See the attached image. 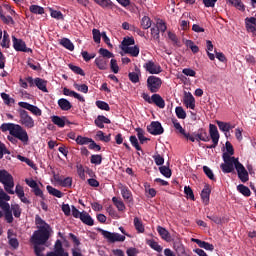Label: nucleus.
Listing matches in <instances>:
<instances>
[{"label": "nucleus", "instance_id": "nucleus-11", "mask_svg": "<svg viewBox=\"0 0 256 256\" xmlns=\"http://www.w3.org/2000/svg\"><path fill=\"white\" fill-rule=\"evenodd\" d=\"M172 123L174 125V128L176 129V131L178 133H180V135H182L184 137V139H186V141H191V143H195V137L191 136L190 133H187L184 129L183 126H181V123H179L177 121V119H172Z\"/></svg>", "mask_w": 256, "mask_h": 256}, {"label": "nucleus", "instance_id": "nucleus-15", "mask_svg": "<svg viewBox=\"0 0 256 256\" xmlns=\"http://www.w3.org/2000/svg\"><path fill=\"white\" fill-rule=\"evenodd\" d=\"M144 69L150 73V75H159L161 71V66L159 64H155L153 61H148L147 63L144 64Z\"/></svg>", "mask_w": 256, "mask_h": 256}, {"label": "nucleus", "instance_id": "nucleus-41", "mask_svg": "<svg viewBox=\"0 0 256 256\" xmlns=\"http://www.w3.org/2000/svg\"><path fill=\"white\" fill-rule=\"evenodd\" d=\"M135 131L137 133V137H138L141 145H143V143H145V141H149V138L145 137V131L142 128H136Z\"/></svg>", "mask_w": 256, "mask_h": 256}, {"label": "nucleus", "instance_id": "nucleus-63", "mask_svg": "<svg viewBox=\"0 0 256 256\" xmlns=\"http://www.w3.org/2000/svg\"><path fill=\"white\" fill-rule=\"evenodd\" d=\"M76 169H77V173H78V176L80 177V179L85 181V168H83V165L77 164Z\"/></svg>", "mask_w": 256, "mask_h": 256}, {"label": "nucleus", "instance_id": "nucleus-43", "mask_svg": "<svg viewBox=\"0 0 256 256\" xmlns=\"http://www.w3.org/2000/svg\"><path fill=\"white\" fill-rule=\"evenodd\" d=\"M11 43V40L9 39V33L7 31L3 32V39L1 42V47L4 49H9V44Z\"/></svg>", "mask_w": 256, "mask_h": 256}, {"label": "nucleus", "instance_id": "nucleus-37", "mask_svg": "<svg viewBox=\"0 0 256 256\" xmlns=\"http://www.w3.org/2000/svg\"><path fill=\"white\" fill-rule=\"evenodd\" d=\"M46 189L50 195H53V197H57L58 199H61V197H63V192L57 190L56 188H53V186L51 185H48Z\"/></svg>", "mask_w": 256, "mask_h": 256}, {"label": "nucleus", "instance_id": "nucleus-14", "mask_svg": "<svg viewBox=\"0 0 256 256\" xmlns=\"http://www.w3.org/2000/svg\"><path fill=\"white\" fill-rule=\"evenodd\" d=\"M236 171L238 179H240L242 183L249 181V172H247V169H245V166H243L241 162H236Z\"/></svg>", "mask_w": 256, "mask_h": 256}, {"label": "nucleus", "instance_id": "nucleus-22", "mask_svg": "<svg viewBox=\"0 0 256 256\" xmlns=\"http://www.w3.org/2000/svg\"><path fill=\"white\" fill-rule=\"evenodd\" d=\"M184 105L188 109H195V97H193V94H191V92L185 93Z\"/></svg>", "mask_w": 256, "mask_h": 256}, {"label": "nucleus", "instance_id": "nucleus-59", "mask_svg": "<svg viewBox=\"0 0 256 256\" xmlns=\"http://www.w3.org/2000/svg\"><path fill=\"white\" fill-rule=\"evenodd\" d=\"M142 29H149L151 27V18L144 16L141 20Z\"/></svg>", "mask_w": 256, "mask_h": 256}, {"label": "nucleus", "instance_id": "nucleus-36", "mask_svg": "<svg viewBox=\"0 0 256 256\" xmlns=\"http://www.w3.org/2000/svg\"><path fill=\"white\" fill-rule=\"evenodd\" d=\"M237 191L240 192L241 195H243L244 197H251V190L249 189V187L243 184H239L237 186Z\"/></svg>", "mask_w": 256, "mask_h": 256}, {"label": "nucleus", "instance_id": "nucleus-19", "mask_svg": "<svg viewBox=\"0 0 256 256\" xmlns=\"http://www.w3.org/2000/svg\"><path fill=\"white\" fill-rule=\"evenodd\" d=\"M106 125H111V120L104 115H98L97 118L94 120V125L99 129H105Z\"/></svg>", "mask_w": 256, "mask_h": 256}, {"label": "nucleus", "instance_id": "nucleus-44", "mask_svg": "<svg viewBox=\"0 0 256 256\" xmlns=\"http://www.w3.org/2000/svg\"><path fill=\"white\" fill-rule=\"evenodd\" d=\"M168 38L170 39V41H172L173 45H176V47H181V41H179L177 34L169 31Z\"/></svg>", "mask_w": 256, "mask_h": 256}, {"label": "nucleus", "instance_id": "nucleus-30", "mask_svg": "<svg viewBox=\"0 0 256 256\" xmlns=\"http://www.w3.org/2000/svg\"><path fill=\"white\" fill-rule=\"evenodd\" d=\"M157 231L161 237V239H163L164 241H171V234L169 233V231L165 228H163L162 226H157Z\"/></svg>", "mask_w": 256, "mask_h": 256}, {"label": "nucleus", "instance_id": "nucleus-4", "mask_svg": "<svg viewBox=\"0 0 256 256\" xmlns=\"http://www.w3.org/2000/svg\"><path fill=\"white\" fill-rule=\"evenodd\" d=\"M49 237H51V230L41 228L34 231L31 237V242L34 245H45L47 241H49Z\"/></svg>", "mask_w": 256, "mask_h": 256}, {"label": "nucleus", "instance_id": "nucleus-28", "mask_svg": "<svg viewBox=\"0 0 256 256\" xmlns=\"http://www.w3.org/2000/svg\"><path fill=\"white\" fill-rule=\"evenodd\" d=\"M122 51L131 57H139V46L122 47Z\"/></svg>", "mask_w": 256, "mask_h": 256}, {"label": "nucleus", "instance_id": "nucleus-48", "mask_svg": "<svg viewBox=\"0 0 256 256\" xmlns=\"http://www.w3.org/2000/svg\"><path fill=\"white\" fill-rule=\"evenodd\" d=\"M96 107H98V109H101V111H111V107H109V104L105 101H96Z\"/></svg>", "mask_w": 256, "mask_h": 256}, {"label": "nucleus", "instance_id": "nucleus-62", "mask_svg": "<svg viewBox=\"0 0 256 256\" xmlns=\"http://www.w3.org/2000/svg\"><path fill=\"white\" fill-rule=\"evenodd\" d=\"M92 35H93V39L95 43H101V32L99 31V29H93L92 30Z\"/></svg>", "mask_w": 256, "mask_h": 256}, {"label": "nucleus", "instance_id": "nucleus-47", "mask_svg": "<svg viewBox=\"0 0 256 256\" xmlns=\"http://www.w3.org/2000/svg\"><path fill=\"white\" fill-rule=\"evenodd\" d=\"M159 171H160L161 175H163L167 179H170L172 172L168 166H160Z\"/></svg>", "mask_w": 256, "mask_h": 256}, {"label": "nucleus", "instance_id": "nucleus-38", "mask_svg": "<svg viewBox=\"0 0 256 256\" xmlns=\"http://www.w3.org/2000/svg\"><path fill=\"white\" fill-rule=\"evenodd\" d=\"M134 227L138 233H145V226H143V221L139 217L134 218Z\"/></svg>", "mask_w": 256, "mask_h": 256}, {"label": "nucleus", "instance_id": "nucleus-12", "mask_svg": "<svg viewBox=\"0 0 256 256\" xmlns=\"http://www.w3.org/2000/svg\"><path fill=\"white\" fill-rule=\"evenodd\" d=\"M46 256H69V253L63 248L61 240H57L54 245V251L48 252Z\"/></svg>", "mask_w": 256, "mask_h": 256}, {"label": "nucleus", "instance_id": "nucleus-6", "mask_svg": "<svg viewBox=\"0 0 256 256\" xmlns=\"http://www.w3.org/2000/svg\"><path fill=\"white\" fill-rule=\"evenodd\" d=\"M161 85H163L161 78L157 76H149L147 78V89L150 91V93H159Z\"/></svg>", "mask_w": 256, "mask_h": 256}, {"label": "nucleus", "instance_id": "nucleus-54", "mask_svg": "<svg viewBox=\"0 0 256 256\" xmlns=\"http://www.w3.org/2000/svg\"><path fill=\"white\" fill-rule=\"evenodd\" d=\"M1 98L3 99L5 105H11V103H15V99L11 98V96H9V94L2 92L1 93Z\"/></svg>", "mask_w": 256, "mask_h": 256}, {"label": "nucleus", "instance_id": "nucleus-5", "mask_svg": "<svg viewBox=\"0 0 256 256\" xmlns=\"http://www.w3.org/2000/svg\"><path fill=\"white\" fill-rule=\"evenodd\" d=\"M98 231L99 233H101V235H103L104 239H107L108 243H117V242L123 243V241H125V235L109 232L101 228L98 229Z\"/></svg>", "mask_w": 256, "mask_h": 256}, {"label": "nucleus", "instance_id": "nucleus-18", "mask_svg": "<svg viewBox=\"0 0 256 256\" xmlns=\"http://www.w3.org/2000/svg\"><path fill=\"white\" fill-rule=\"evenodd\" d=\"M94 63L100 71H107L109 69V59L107 58L97 57Z\"/></svg>", "mask_w": 256, "mask_h": 256}, {"label": "nucleus", "instance_id": "nucleus-31", "mask_svg": "<svg viewBox=\"0 0 256 256\" xmlns=\"http://www.w3.org/2000/svg\"><path fill=\"white\" fill-rule=\"evenodd\" d=\"M94 2L102 7V9H115V5L111 0H94Z\"/></svg>", "mask_w": 256, "mask_h": 256}, {"label": "nucleus", "instance_id": "nucleus-56", "mask_svg": "<svg viewBox=\"0 0 256 256\" xmlns=\"http://www.w3.org/2000/svg\"><path fill=\"white\" fill-rule=\"evenodd\" d=\"M10 210L12 211L16 219H19V217H21V207L18 204L12 205Z\"/></svg>", "mask_w": 256, "mask_h": 256}, {"label": "nucleus", "instance_id": "nucleus-49", "mask_svg": "<svg viewBox=\"0 0 256 256\" xmlns=\"http://www.w3.org/2000/svg\"><path fill=\"white\" fill-rule=\"evenodd\" d=\"M176 117L178 119H186L187 118V112L184 111L183 107L178 106L175 108Z\"/></svg>", "mask_w": 256, "mask_h": 256}, {"label": "nucleus", "instance_id": "nucleus-58", "mask_svg": "<svg viewBox=\"0 0 256 256\" xmlns=\"http://www.w3.org/2000/svg\"><path fill=\"white\" fill-rule=\"evenodd\" d=\"M121 45H122V47H129L130 45H135V38H133V37H124Z\"/></svg>", "mask_w": 256, "mask_h": 256}, {"label": "nucleus", "instance_id": "nucleus-1", "mask_svg": "<svg viewBox=\"0 0 256 256\" xmlns=\"http://www.w3.org/2000/svg\"><path fill=\"white\" fill-rule=\"evenodd\" d=\"M0 129L3 133L9 131L11 136H7V139L14 145L17 143V139L22 143H29V134H27V130L19 124L3 123L0 126Z\"/></svg>", "mask_w": 256, "mask_h": 256}, {"label": "nucleus", "instance_id": "nucleus-10", "mask_svg": "<svg viewBox=\"0 0 256 256\" xmlns=\"http://www.w3.org/2000/svg\"><path fill=\"white\" fill-rule=\"evenodd\" d=\"M190 136L194 137V142L204 141V143H207L211 141V137L205 128H199L197 132L190 134Z\"/></svg>", "mask_w": 256, "mask_h": 256}, {"label": "nucleus", "instance_id": "nucleus-34", "mask_svg": "<svg viewBox=\"0 0 256 256\" xmlns=\"http://www.w3.org/2000/svg\"><path fill=\"white\" fill-rule=\"evenodd\" d=\"M146 245L151 247V249H153L154 251H157V253H161V251H163V247L159 245V243L154 239L147 240Z\"/></svg>", "mask_w": 256, "mask_h": 256}, {"label": "nucleus", "instance_id": "nucleus-3", "mask_svg": "<svg viewBox=\"0 0 256 256\" xmlns=\"http://www.w3.org/2000/svg\"><path fill=\"white\" fill-rule=\"evenodd\" d=\"M222 159L224 163L220 165L223 173H233L237 169V163H239V158L231 157L227 153H223Z\"/></svg>", "mask_w": 256, "mask_h": 256}, {"label": "nucleus", "instance_id": "nucleus-42", "mask_svg": "<svg viewBox=\"0 0 256 256\" xmlns=\"http://www.w3.org/2000/svg\"><path fill=\"white\" fill-rule=\"evenodd\" d=\"M29 9L31 13H34V15H43V13H45V8L39 5H31Z\"/></svg>", "mask_w": 256, "mask_h": 256}, {"label": "nucleus", "instance_id": "nucleus-9", "mask_svg": "<svg viewBox=\"0 0 256 256\" xmlns=\"http://www.w3.org/2000/svg\"><path fill=\"white\" fill-rule=\"evenodd\" d=\"M12 43L15 51H21L22 53H31L33 51L31 48H27L25 41L15 36H12Z\"/></svg>", "mask_w": 256, "mask_h": 256}, {"label": "nucleus", "instance_id": "nucleus-35", "mask_svg": "<svg viewBox=\"0 0 256 256\" xmlns=\"http://www.w3.org/2000/svg\"><path fill=\"white\" fill-rule=\"evenodd\" d=\"M220 131L223 133H229L230 129H233L235 126H231V124L223 121H216Z\"/></svg>", "mask_w": 256, "mask_h": 256}, {"label": "nucleus", "instance_id": "nucleus-27", "mask_svg": "<svg viewBox=\"0 0 256 256\" xmlns=\"http://www.w3.org/2000/svg\"><path fill=\"white\" fill-rule=\"evenodd\" d=\"M35 224L37 225V229H46L51 231V226L45 222V220L41 219V216H35Z\"/></svg>", "mask_w": 256, "mask_h": 256}, {"label": "nucleus", "instance_id": "nucleus-45", "mask_svg": "<svg viewBox=\"0 0 256 256\" xmlns=\"http://www.w3.org/2000/svg\"><path fill=\"white\" fill-rule=\"evenodd\" d=\"M173 247L177 255H185V246L180 241L175 242Z\"/></svg>", "mask_w": 256, "mask_h": 256}, {"label": "nucleus", "instance_id": "nucleus-64", "mask_svg": "<svg viewBox=\"0 0 256 256\" xmlns=\"http://www.w3.org/2000/svg\"><path fill=\"white\" fill-rule=\"evenodd\" d=\"M128 77L131 83H139V74L137 72H130Z\"/></svg>", "mask_w": 256, "mask_h": 256}, {"label": "nucleus", "instance_id": "nucleus-57", "mask_svg": "<svg viewBox=\"0 0 256 256\" xmlns=\"http://www.w3.org/2000/svg\"><path fill=\"white\" fill-rule=\"evenodd\" d=\"M203 171L208 179H210L211 181H215V174H213V170H211L209 166H203Z\"/></svg>", "mask_w": 256, "mask_h": 256}, {"label": "nucleus", "instance_id": "nucleus-61", "mask_svg": "<svg viewBox=\"0 0 256 256\" xmlns=\"http://www.w3.org/2000/svg\"><path fill=\"white\" fill-rule=\"evenodd\" d=\"M130 143L132 147H135L136 151H142L141 146L139 145V140H137V136H130Z\"/></svg>", "mask_w": 256, "mask_h": 256}, {"label": "nucleus", "instance_id": "nucleus-40", "mask_svg": "<svg viewBox=\"0 0 256 256\" xmlns=\"http://www.w3.org/2000/svg\"><path fill=\"white\" fill-rule=\"evenodd\" d=\"M90 163L92 165H101V163H103V155H101V154H93V155H91Z\"/></svg>", "mask_w": 256, "mask_h": 256}, {"label": "nucleus", "instance_id": "nucleus-32", "mask_svg": "<svg viewBox=\"0 0 256 256\" xmlns=\"http://www.w3.org/2000/svg\"><path fill=\"white\" fill-rule=\"evenodd\" d=\"M58 107H60L62 111H69L70 109H72L73 105L71 104V102H69V100L61 98L58 100Z\"/></svg>", "mask_w": 256, "mask_h": 256}, {"label": "nucleus", "instance_id": "nucleus-17", "mask_svg": "<svg viewBox=\"0 0 256 256\" xmlns=\"http://www.w3.org/2000/svg\"><path fill=\"white\" fill-rule=\"evenodd\" d=\"M245 26H246V30L249 33H252V35H254L256 37V18L255 17H247L245 19Z\"/></svg>", "mask_w": 256, "mask_h": 256}, {"label": "nucleus", "instance_id": "nucleus-25", "mask_svg": "<svg viewBox=\"0 0 256 256\" xmlns=\"http://www.w3.org/2000/svg\"><path fill=\"white\" fill-rule=\"evenodd\" d=\"M121 195L124 199V201H128V203H131L133 201V193H131V190L127 186H122L120 188Z\"/></svg>", "mask_w": 256, "mask_h": 256}, {"label": "nucleus", "instance_id": "nucleus-55", "mask_svg": "<svg viewBox=\"0 0 256 256\" xmlns=\"http://www.w3.org/2000/svg\"><path fill=\"white\" fill-rule=\"evenodd\" d=\"M99 53L101 55L100 57H103L104 59H111L112 57H114L113 53L105 48H100Z\"/></svg>", "mask_w": 256, "mask_h": 256}, {"label": "nucleus", "instance_id": "nucleus-21", "mask_svg": "<svg viewBox=\"0 0 256 256\" xmlns=\"http://www.w3.org/2000/svg\"><path fill=\"white\" fill-rule=\"evenodd\" d=\"M52 123L54 125H57V127H59L60 129H63V127H65V125H67V117L63 116V117H60V116H51L50 117Z\"/></svg>", "mask_w": 256, "mask_h": 256}, {"label": "nucleus", "instance_id": "nucleus-8", "mask_svg": "<svg viewBox=\"0 0 256 256\" xmlns=\"http://www.w3.org/2000/svg\"><path fill=\"white\" fill-rule=\"evenodd\" d=\"M209 133H210V139L212 140V144L209 146H206L207 149H215L217 145H219V130H217V126L214 124L209 125Z\"/></svg>", "mask_w": 256, "mask_h": 256}, {"label": "nucleus", "instance_id": "nucleus-52", "mask_svg": "<svg viewBox=\"0 0 256 256\" xmlns=\"http://www.w3.org/2000/svg\"><path fill=\"white\" fill-rule=\"evenodd\" d=\"M69 239H71V241L74 243V249H76L77 251H81V249H79V245H81V241L79 240V238H77L75 234L69 233Z\"/></svg>", "mask_w": 256, "mask_h": 256}, {"label": "nucleus", "instance_id": "nucleus-50", "mask_svg": "<svg viewBox=\"0 0 256 256\" xmlns=\"http://www.w3.org/2000/svg\"><path fill=\"white\" fill-rule=\"evenodd\" d=\"M69 69H71V71H73V73H75L76 75H81L82 77H85V71H83L81 69V67L79 66H75L73 64H69L68 65Z\"/></svg>", "mask_w": 256, "mask_h": 256}, {"label": "nucleus", "instance_id": "nucleus-23", "mask_svg": "<svg viewBox=\"0 0 256 256\" xmlns=\"http://www.w3.org/2000/svg\"><path fill=\"white\" fill-rule=\"evenodd\" d=\"M63 94L66 95L67 97H74V99H78L81 103H85V98L81 96V94L70 90L69 88H64L63 89Z\"/></svg>", "mask_w": 256, "mask_h": 256}, {"label": "nucleus", "instance_id": "nucleus-16", "mask_svg": "<svg viewBox=\"0 0 256 256\" xmlns=\"http://www.w3.org/2000/svg\"><path fill=\"white\" fill-rule=\"evenodd\" d=\"M18 105L19 107H22V109H27V111H31L33 115H36V117H41L42 115L41 109L33 104H30L28 102H19Z\"/></svg>", "mask_w": 256, "mask_h": 256}, {"label": "nucleus", "instance_id": "nucleus-51", "mask_svg": "<svg viewBox=\"0 0 256 256\" xmlns=\"http://www.w3.org/2000/svg\"><path fill=\"white\" fill-rule=\"evenodd\" d=\"M230 5H233L236 7V9H239V11H245V5H243V2L241 0H228Z\"/></svg>", "mask_w": 256, "mask_h": 256}, {"label": "nucleus", "instance_id": "nucleus-20", "mask_svg": "<svg viewBox=\"0 0 256 256\" xmlns=\"http://www.w3.org/2000/svg\"><path fill=\"white\" fill-rule=\"evenodd\" d=\"M210 197H211V186H209V184H206L201 191V199L204 205H209Z\"/></svg>", "mask_w": 256, "mask_h": 256}, {"label": "nucleus", "instance_id": "nucleus-13", "mask_svg": "<svg viewBox=\"0 0 256 256\" xmlns=\"http://www.w3.org/2000/svg\"><path fill=\"white\" fill-rule=\"evenodd\" d=\"M147 131L151 135H163V133H165V129H163V126L159 121L151 122V124L147 126Z\"/></svg>", "mask_w": 256, "mask_h": 256}, {"label": "nucleus", "instance_id": "nucleus-46", "mask_svg": "<svg viewBox=\"0 0 256 256\" xmlns=\"http://www.w3.org/2000/svg\"><path fill=\"white\" fill-rule=\"evenodd\" d=\"M75 141H76L77 145H89V143H91L92 139L79 135V136H77Z\"/></svg>", "mask_w": 256, "mask_h": 256}, {"label": "nucleus", "instance_id": "nucleus-53", "mask_svg": "<svg viewBox=\"0 0 256 256\" xmlns=\"http://www.w3.org/2000/svg\"><path fill=\"white\" fill-rule=\"evenodd\" d=\"M156 27L160 33H165V31H167V24L161 19L157 20Z\"/></svg>", "mask_w": 256, "mask_h": 256}, {"label": "nucleus", "instance_id": "nucleus-26", "mask_svg": "<svg viewBox=\"0 0 256 256\" xmlns=\"http://www.w3.org/2000/svg\"><path fill=\"white\" fill-rule=\"evenodd\" d=\"M152 103H154L156 107H159V109H165V100L157 93L152 95Z\"/></svg>", "mask_w": 256, "mask_h": 256}, {"label": "nucleus", "instance_id": "nucleus-2", "mask_svg": "<svg viewBox=\"0 0 256 256\" xmlns=\"http://www.w3.org/2000/svg\"><path fill=\"white\" fill-rule=\"evenodd\" d=\"M0 183L4 185L6 193H9V195H15V191H13L15 181L13 180V175H11L7 170H0Z\"/></svg>", "mask_w": 256, "mask_h": 256}, {"label": "nucleus", "instance_id": "nucleus-7", "mask_svg": "<svg viewBox=\"0 0 256 256\" xmlns=\"http://www.w3.org/2000/svg\"><path fill=\"white\" fill-rule=\"evenodd\" d=\"M19 113L21 125H24L26 129H33V127H35V120L29 116V112H27V110L20 109Z\"/></svg>", "mask_w": 256, "mask_h": 256}, {"label": "nucleus", "instance_id": "nucleus-60", "mask_svg": "<svg viewBox=\"0 0 256 256\" xmlns=\"http://www.w3.org/2000/svg\"><path fill=\"white\" fill-rule=\"evenodd\" d=\"M1 21L5 23V25H15V20L11 16H5L4 14L0 16Z\"/></svg>", "mask_w": 256, "mask_h": 256}, {"label": "nucleus", "instance_id": "nucleus-29", "mask_svg": "<svg viewBox=\"0 0 256 256\" xmlns=\"http://www.w3.org/2000/svg\"><path fill=\"white\" fill-rule=\"evenodd\" d=\"M80 220L82 221V223H84V225H88L89 227H93V225H95V221L93 220L91 215H89V213L85 211L82 212Z\"/></svg>", "mask_w": 256, "mask_h": 256}, {"label": "nucleus", "instance_id": "nucleus-33", "mask_svg": "<svg viewBox=\"0 0 256 256\" xmlns=\"http://www.w3.org/2000/svg\"><path fill=\"white\" fill-rule=\"evenodd\" d=\"M60 45H62V47H64L68 51L75 50V45L73 44V42H71V40L69 38H62L60 40Z\"/></svg>", "mask_w": 256, "mask_h": 256}, {"label": "nucleus", "instance_id": "nucleus-24", "mask_svg": "<svg viewBox=\"0 0 256 256\" xmlns=\"http://www.w3.org/2000/svg\"><path fill=\"white\" fill-rule=\"evenodd\" d=\"M35 87L42 91L43 93H49V90H47V80L42 78H35Z\"/></svg>", "mask_w": 256, "mask_h": 256}, {"label": "nucleus", "instance_id": "nucleus-39", "mask_svg": "<svg viewBox=\"0 0 256 256\" xmlns=\"http://www.w3.org/2000/svg\"><path fill=\"white\" fill-rule=\"evenodd\" d=\"M112 203L115 205V207L118 209V211H124L125 210V203L121 198L113 197Z\"/></svg>", "mask_w": 256, "mask_h": 256}]
</instances>
